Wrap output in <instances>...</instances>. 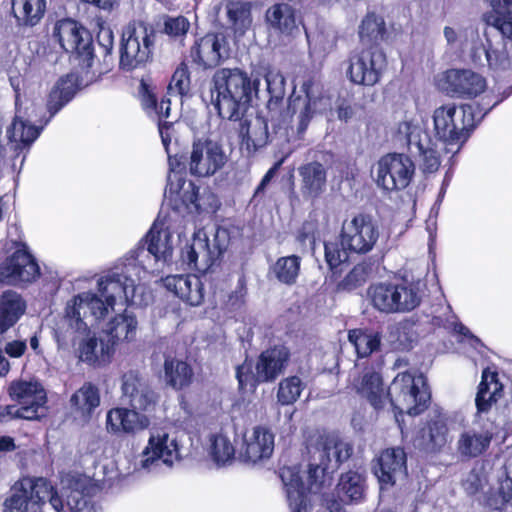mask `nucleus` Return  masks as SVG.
<instances>
[{
    "label": "nucleus",
    "mask_w": 512,
    "mask_h": 512,
    "mask_svg": "<svg viewBox=\"0 0 512 512\" xmlns=\"http://www.w3.org/2000/svg\"><path fill=\"white\" fill-rule=\"evenodd\" d=\"M221 5L225 8L227 27L233 32L235 38L243 37L252 26L250 4L236 0H224Z\"/></svg>",
    "instance_id": "obj_35"
},
{
    "label": "nucleus",
    "mask_w": 512,
    "mask_h": 512,
    "mask_svg": "<svg viewBox=\"0 0 512 512\" xmlns=\"http://www.w3.org/2000/svg\"><path fill=\"white\" fill-rule=\"evenodd\" d=\"M375 182L385 191H399L406 188L415 174L411 158L402 153H388L382 156L374 167Z\"/></svg>",
    "instance_id": "obj_16"
},
{
    "label": "nucleus",
    "mask_w": 512,
    "mask_h": 512,
    "mask_svg": "<svg viewBox=\"0 0 512 512\" xmlns=\"http://www.w3.org/2000/svg\"><path fill=\"white\" fill-rule=\"evenodd\" d=\"M266 89L270 95L267 103L269 120L279 127L296 123L297 132L303 134L310 120L317 113L331 108L329 98L321 95L319 85L312 79L306 80L299 92L294 91L283 109L285 77L276 69H269L264 75Z\"/></svg>",
    "instance_id": "obj_2"
},
{
    "label": "nucleus",
    "mask_w": 512,
    "mask_h": 512,
    "mask_svg": "<svg viewBox=\"0 0 512 512\" xmlns=\"http://www.w3.org/2000/svg\"><path fill=\"white\" fill-rule=\"evenodd\" d=\"M301 190L304 196L316 198L326 187V170L319 162H310L299 168Z\"/></svg>",
    "instance_id": "obj_38"
},
{
    "label": "nucleus",
    "mask_w": 512,
    "mask_h": 512,
    "mask_svg": "<svg viewBox=\"0 0 512 512\" xmlns=\"http://www.w3.org/2000/svg\"><path fill=\"white\" fill-rule=\"evenodd\" d=\"M49 500L56 512H66L61 500L53 494L52 485L44 478L24 479L20 488L5 501V512H42L41 506Z\"/></svg>",
    "instance_id": "obj_13"
},
{
    "label": "nucleus",
    "mask_w": 512,
    "mask_h": 512,
    "mask_svg": "<svg viewBox=\"0 0 512 512\" xmlns=\"http://www.w3.org/2000/svg\"><path fill=\"white\" fill-rule=\"evenodd\" d=\"M25 310L26 302L17 292H3L0 296V335L17 323Z\"/></svg>",
    "instance_id": "obj_36"
},
{
    "label": "nucleus",
    "mask_w": 512,
    "mask_h": 512,
    "mask_svg": "<svg viewBox=\"0 0 512 512\" xmlns=\"http://www.w3.org/2000/svg\"><path fill=\"white\" fill-rule=\"evenodd\" d=\"M45 11V0H12V13L20 25H37L44 17Z\"/></svg>",
    "instance_id": "obj_43"
},
{
    "label": "nucleus",
    "mask_w": 512,
    "mask_h": 512,
    "mask_svg": "<svg viewBox=\"0 0 512 512\" xmlns=\"http://www.w3.org/2000/svg\"><path fill=\"white\" fill-rule=\"evenodd\" d=\"M351 452V446L337 434L320 435L310 450L312 462L308 470V491L317 494L329 488L333 473L350 457Z\"/></svg>",
    "instance_id": "obj_7"
},
{
    "label": "nucleus",
    "mask_w": 512,
    "mask_h": 512,
    "mask_svg": "<svg viewBox=\"0 0 512 512\" xmlns=\"http://www.w3.org/2000/svg\"><path fill=\"white\" fill-rule=\"evenodd\" d=\"M122 273L108 271L97 279V292L83 291L69 299L54 328L57 349L90 366L109 364L120 343L132 342L138 321L128 310L112 317L104 330L107 339L98 337L91 327L102 322L117 306H142L151 299L143 283L124 280Z\"/></svg>",
    "instance_id": "obj_1"
},
{
    "label": "nucleus",
    "mask_w": 512,
    "mask_h": 512,
    "mask_svg": "<svg viewBox=\"0 0 512 512\" xmlns=\"http://www.w3.org/2000/svg\"><path fill=\"white\" fill-rule=\"evenodd\" d=\"M8 396L26 415V420H40L47 413V392L42 383L35 379H15L7 387Z\"/></svg>",
    "instance_id": "obj_17"
},
{
    "label": "nucleus",
    "mask_w": 512,
    "mask_h": 512,
    "mask_svg": "<svg viewBox=\"0 0 512 512\" xmlns=\"http://www.w3.org/2000/svg\"><path fill=\"white\" fill-rule=\"evenodd\" d=\"M162 281L167 290L191 306H199L204 300L203 284L196 275H170Z\"/></svg>",
    "instance_id": "obj_31"
},
{
    "label": "nucleus",
    "mask_w": 512,
    "mask_h": 512,
    "mask_svg": "<svg viewBox=\"0 0 512 512\" xmlns=\"http://www.w3.org/2000/svg\"><path fill=\"white\" fill-rule=\"evenodd\" d=\"M40 273L33 256L25 249L16 250L0 265V282L11 285L34 281Z\"/></svg>",
    "instance_id": "obj_24"
},
{
    "label": "nucleus",
    "mask_w": 512,
    "mask_h": 512,
    "mask_svg": "<svg viewBox=\"0 0 512 512\" xmlns=\"http://www.w3.org/2000/svg\"><path fill=\"white\" fill-rule=\"evenodd\" d=\"M381 334L370 329H353L348 333V340L354 346L358 357H368L381 346Z\"/></svg>",
    "instance_id": "obj_45"
},
{
    "label": "nucleus",
    "mask_w": 512,
    "mask_h": 512,
    "mask_svg": "<svg viewBox=\"0 0 512 512\" xmlns=\"http://www.w3.org/2000/svg\"><path fill=\"white\" fill-rule=\"evenodd\" d=\"M289 359V351L284 346H276L263 351L256 363L255 373L251 372V365L243 363L236 369V378L239 387L255 386L256 383L269 382L277 378L284 370Z\"/></svg>",
    "instance_id": "obj_14"
},
{
    "label": "nucleus",
    "mask_w": 512,
    "mask_h": 512,
    "mask_svg": "<svg viewBox=\"0 0 512 512\" xmlns=\"http://www.w3.org/2000/svg\"><path fill=\"white\" fill-rule=\"evenodd\" d=\"M303 388V382L297 376H291L281 380L277 391L278 402L282 405L295 403L300 397Z\"/></svg>",
    "instance_id": "obj_51"
},
{
    "label": "nucleus",
    "mask_w": 512,
    "mask_h": 512,
    "mask_svg": "<svg viewBox=\"0 0 512 512\" xmlns=\"http://www.w3.org/2000/svg\"><path fill=\"white\" fill-rule=\"evenodd\" d=\"M444 36L449 44H453L459 41L463 49L469 48L470 50L473 45H477L481 37L479 33L473 28L460 31L458 33L455 29L451 27H445Z\"/></svg>",
    "instance_id": "obj_56"
},
{
    "label": "nucleus",
    "mask_w": 512,
    "mask_h": 512,
    "mask_svg": "<svg viewBox=\"0 0 512 512\" xmlns=\"http://www.w3.org/2000/svg\"><path fill=\"white\" fill-rule=\"evenodd\" d=\"M348 62L346 76L352 83L374 86L386 67V56L381 50L370 47L353 52Z\"/></svg>",
    "instance_id": "obj_19"
},
{
    "label": "nucleus",
    "mask_w": 512,
    "mask_h": 512,
    "mask_svg": "<svg viewBox=\"0 0 512 512\" xmlns=\"http://www.w3.org/2000/svg\"><path fill=\"white\" fill-rule=\"evenodd\" d=\"M210 442V454L218 465L226 464L234 458L235 449L227 436L213 435Z\"/></svg>",
    "instance_id": "obj_50"
},
{
    "label": "nucleus",
    "mask_w": 512,
    "mask_h": 512,
    "mask_svg": "<svg viewBox=\"0 0 512 512\" xmlns=\"http://www.w3.org/2000/svg\"><path fill=\"white\" fill-rule=\"evenodd\" d=\"M483 37L485 38V43L482 37H480L477 45H473L471 48V58L473 62L479 65L486 64L496 73L510 69L512 67V61L507 54L505 44L499 42L496 45H492L486 35H483Z\"/></svg>",
    "instance_id": "obj_30"
},
{
    "label": "nucleus",
    "mask_w": 512,
    "mask_h": 512,
    "mask_svg": "<svg viewBox=\"0 0 512 512\" xmlns=\"http://www.w3.org/2000/svg\"><path fill=\"white\" fill-rule=\"evenodd\" d=\"M503 386L498 381L497 373L490 370H484L482 380L476 395L475 403L477 415L488 412L493 404L501 397Z\"/></svg>",
    "instance_id": "obj_37"
},
{
    "label": "nucleus",
    "mask_w": 512,
    "mask_h": 512,
    "mask_svg": "<svg viewBox=\"0 0 512 512\" xmlns=\"http://www.w3.org/2000/svg\"><path fill=\"white\" fill-rule=\"evenodd\" d=\"M457 153L455 148L440 139L432 140L428 134H424L414 147V155L419 157L420 165L424 172H435L441 164L443 153Z\"/></svg>",
    "instance_id": "obj_33"
},
{
    "label": "nucleus",
    "mask_w": 512,
    "mask_h": 512,
    "mask_svg": "<svg viewBox=\"0 0 512 512\" xmlns=\"http://www.w3.org/2000/svg\"><path fill=\"white\" fill-rule=\"evenodd\" d=\"M26 420V415L21 412L19 406L16 405H0V424L7 423L12 420Z\"/></svg>",
    "instance_id": "obj_61"
},
{
    "label": "nucleus",
    "mask_w": 512,
    "mask_h": 512,
    "mask_svg": "<svg viewBox=\"0 0 512 512\" xmlns=\"http://www.w3.org/2000/svg\"><path fill=\"white\" fill-rule=\"evenodd\" d=\"M180 238L178 225L170 219L158 218L146 235L147 249L139 246L129 252L122 265L110 271H118L125 275L124 280L143 283L163 271L172 259L174 248Z\"/></svg>",
    "instance_id": "obj_3"
},
{
    "label": "nucleus",
    "mask_w": 512,
    "mask_h": 512,
    "mask_svg": "<svg viewBox=\"0 0 512 512\" xmlns=\"http://www.w3.org/2000/svg\"><path fill=\"white\" fill-rule=\"evenodd\" d=\"M169 169L168 183L164 193L165 199L177 210L183 206L190 213L200 212L202 204L198 188L184 178V165L177 157L169 156Z\"/></svg>",
    "instance_id": "obj_18"
},
{
    "label": "nucleus",
    "mask_w": 512,
    "mask_h": 512,
    "mask_svg": "<svg viewBox=\"0 0 512 512\" xmlns=\"http://www.w3.org/2000/svg\"><path fill=\"white\" fill-rule=\"evenodd\" d=\"M352 389L365 398L375 409H380L387 403L388 389L385 388L382 375L373 367H365L353 375Z\"/></svg>",
    "instance_id": "obj_27"
},
{
    "label": "nucleus",
    "mask_w": 512,
    "mask_h": 512,
    "mask_svg": "<svg viewBox=\"0 0 512 512\" xmlns=\"http://www.w3.org/2000/svg\"><path fill=\"white\" fill-rule=\"evenodd\" d=\"M366 481L363 474L348 471L341 475L337 489L341 500L347 504H359L365 499Z\"/></svg>",
    "instance_id": "obj_39"
},
{
    "label": "nucleus",
    "mask_w": 512,
    "mask_h": 512,
    "mask_svg": "<svg viewBox=\"0 0 512 512\" xmlns=\"http://www.w3.org/2000/svg\"><path fill=\"white\" fill-rule=\"evenodd\" d=\"M424 134H427V132L413 120H403L399 122L396 128L397 140L407 144L410 152H414L416 143L422 139Z\"/></svg>",
    "instance_id": "obj_52"
},
{
    "label": "nucleus",
    "mask_w": 512,
    "mask_h": 512,
    "mask_svg": "<svg viewBox=\"0 0 512 512\" xmlns=\"http://www.w3.org/2000/svg\"><path fill=\"white\" fill-rule=\"evenodd\" d=\"M496 435L495 423L476 415L471 424L463 426L459 431L455 451L462 460L479 458L489 450Z\"/></svg>",
    "instance_id": "obj_15"
},
{
    "label": "nucleus",
    "mask_w": 512,
    "mask_h": 512,
    "mask_svg": "<svg viewBox=\"0 0 512 512\" xmlns=\"http://www.w3.org/2000/svg\"><path fill=\"white\" fill-rule=\"evenodd\" d=\"M190 89V75L186 64L181 63L172 75L168 85V96L181 98L186 95Z\"/></svg>",
    "instance_id": "obj_55"
},
{
    "label": "nucleus",
    "mask_w": 512,
    "mask_h": 512,
    "mask_svg": "<svg viewBox=\"0 0 512 512\" xmlns=\"http://www.w3.org/2000/svg\"><path fill=\"white\" fill-rule=\"evenodd\" d=\"M367 296L374 309L386 314L410 312L421 302L419 288L408 282L371 285Z\"/></svg>",
    "instance_id": "obj_9"
},
{
    "label": "nucleus",
    "mask_w": 512,
    "mask_h": 512,
    "mask_svg": "<svg viewBox=\"0 0 512 512\" xmlns=\"http://www.w3.org/2000/svg\"><path fill=\"white\" fill-rule=\"evenodd\" d=\"M150 418L132 408L115 407L107 411L105 428L112 435H135L150 426Z\"/></svg>",
    "instance_id": "obj_26"
},
{
    "label": "nucleus",
    "mask_w": 512,
    "mask_h": 512,
    "mask_svg": "<svg viewBox=\"0 0 512 512\" xmlns=\"http://www.w3.org/2000/svg\"><path fill=\"white\" fill-rule=\"evenodd\" d=\"M77 90V78L73 74L61 77L52 88L47 102L50 116L55 115L66 103H68Z\"/></svg>",
    "instance_id": "obj_42"
},
{
    "label": "nucleus",
    "mask_w": 512,
    "mask_h": 512,
    "mask_svg": "<svg viewBox=\"0 0 512 512\" xmlns=\"http://www.w3.org/2000/svg\"><path fill=\"white\" fill-rule=\"evenodd\" d=\"M406 453L403 448L394 447L383 450L374 467L381 489H388L397 481L405 478L407 474Z\"/></svg>",
    "instance_id": "obj_25"
},
{
    "label": "nucleus",
    "mask_w": 512,
    "mask_h": 512,
    "mask_svg": "<svg viewBox=\"0 0 512 512\" xmlns=\"http://www.w3.org/2000/svg\"><path fill=\"white\" fill-rule=\"evenodd\" d=\"M182 460V447L175 435L164 431L150 434L147 444L138 455L135 469L141 472H158L162 466L173 467Z\"/></svg>",
    "instance_id": "obj_12"
},
{
    "label": "nucleus",
    "mask_w": 512,
    "mask_h": 512,
    "mask_svg": "<svg viewBox=\"0 0 512 512\" xmlns=\"http://www.w3.org/2000/svg\"><path fill=\"white\" fill-rule=\"evenodd\" d=\"M27 345L25 341L14 340L5 345V352L13 358L21 357L26 351Z\"/></svg>",
    "instance_id": "obj_64"
},
{
    "label": "nucleus",
    "mask_w": 512,
    "mask_h": 512,
    "mask_svg": "<svg viewBox=\"0 0 512 512\" xmlns=\"http://www.w3.org/2000/svg\"><path fill=\"white\" fill-rule=\"evenodd\" d=\"M499 484L509 493H512V456L508 457L504 463L501 474L499 476Z\"/></svg>",
    "instance_id": "obj_63"
},
{
    "label": "nucleus",
    "mask_w": 512,
    "mask_h": 512,
    "mask_svg": "<svg viewBox=\"0 0 512 512\" xmlns=\"http://www.w3.org/2000/svg\"><path fill=\"white\" fill-rule=\"evenodd\" d=\"M385 34L384 19L375 13H368L359 26V36L363 42H376Z\"/></svg>",
    "instance_id": "obj_48"
},
{
    "label": "nucleus",
    "mask_w": 512,
    "mask_h": 512,
    "mask_svg": "<svg viewBox=\"0 0 512 512\" xmlns=\"http://www.w3.org/2000/svg\"><path fill=\"white\" fill-rule=\"evenodd\" d=\"M291 512H309L310 500L297 467H284L280 473Z\"/></svg>",
    "instance_id": "obj_32"
},
{
    "label": "nucleus",
    "mask_w": 512,
    "mask_h": 512,
    "mask_svg": "<svg viewBox=\"0 0 512 512\" xmlns=\"http://www.w3.org/2000/svg\"><path fill=\"white\" fill-rule=\"evenodd\" d=\"M121 388L123 396L127 398L133 410L148 412L155 408L158 396L137 372L125 373Z\"/></svg>",
    "instance_id": "obj_28"
},
{
    "label": "nucleus",
    "mask_w": 512,
    "mask_h": 512,
    "mask_svg": "<svg viewBox=\"0 0 512 512\" xmlns=\"http://www.w3.org/2000/svg\"><path fill=\"white\" fill-rule=\"evenodd\" d=\"M400 413L417 415L424 411L430 400V391L422 374L409 372L395 376L388 388L387 401Z\"/></svg>",
    "instance_id": "obj_10"
},
{
    "label": "nucleus",
    "mask_w": 512,
    "mask_h": 512,
    "mask_svg": "<svg viewBox=\"0 0 512 512\" xmlns=\"http://www.w3.org/2000/svg\"><path fill=\"white\" fill-rule=\"evenodd\" d=\"M155 44V31L142 20L128 23L121 36L120 67L131 71L145 65L152 56Z\"/></svg>",
    "instance_id": "obj_8"
},
{
    "label": "nucleus",
    "mask_w": 512,
    "mask_h": 512,
    "mask_svg": "<svg viewBox=\"0 0 512 512\" xmlns=\"http://www.w3.org/2000/svg\"><path fill=\"white\" fill-rule=\"evenodd\" d=\"M440 90L451 96L474 98L487 88L486 79L471 70L451 69L439 76Z\"/></svg>",
    "instance_id": "obj_22"
},
{
    "label": "nucleus",
    "mask_w": 512,
    "mask_h": 512,
    "mask_svg": "<svg viewBox=\"0 0 512 512\" xmlns=\"http://www.w3.org/2000/svg\"><path fill=\"white\" fill-rule=\"evenodd\" d=\"M252 82L246 73L238 69H221L212 79L210 102L223 119L239 120L245 114L251 101L253 89L257 91L258 81Z\"/></svg>",
    "instance_id": "obj_5"
},
{
    "label": "nucleus",
    "mask_w": 512,
    "mask_h": 512,
    "mask_svg": "<svg viewBox=\"0 0 512 512\" xmlns=\"http://www.w3.org/2000/svg\"><path fill=\"white\" fill-rule=\"evenodd\" d=\"M266 22L270 30L284 36L292 35L297 28L295 11L285 3L275 4L266 11Z\"/></svg>",
    "instance_id": "obj_40"
},
{
    "label": "nucleus",
    "mask_w": 512,
    "mask_h": 512,
    "mask_svg": "<svg viewBox=\"0 0 512 512\" xmlns=\"http://www.w3.org/2000/svg\"><path fill=\"white\" fill-rule=\"evenodd\" d=\"M71 405L84 418H90L93 411L100 405V394L96 386L85 383L70 399Z\"/></svg>",
    "instance_id": "obj_46"
},
{
    "label": "nucleus",
    "mask_w": 512,
    "mask_h": 512,
    "mask_svg": "<svg viewBox=\"0 0 512 512\" xmlns=\"http://www.w3.org/2000/svg\"><path fill=\"white\" fill-rule=\"evenodd\" d=\"M190 27L189 21L183 17H170L164 23V31L172 37H180L185 35Z\"/></svg>",
    "instance_id": "obj_60"
},
{
    "label": "nucleus",
    "mask_w": 512,
    "mask_h": 512,
    "mask_svg": "<svg viewBox=\"0 0 512 512\" xmlns=\"http://www.w3.org/2000/svg\"><path fill=\"white\" fill-rule=\"evenodd\" d=\"M239 136L241 138V145L248 152H254L267 143V124L260 117L245 120L240 124Z\"/></svg>",
    "instance_id": "obj_41"
},
{
    "label": "nucleus",
    "mask_w": 512,
    "mask_h": 512,
    "mask_svg": "<svg viewBox=\"0 0 512 512\" xmlns=\"http://www.w3.org/2000/svg\"><path fill=\"white\" fill-rule=\"evenodd\" d=\"M51 37L67 53H77L87 58L92 55L90 33L73 19L58 20L53 26Z\"/></svg>",
    "instance_id": "obj_21"
},
{
    "label": "nucleus",
    "mask_w": 512,
    "mask_h": 512,
    "mask_svg": "<svg viewBox=\"0 0 512 512\" xmlns=\"http://www.w3.org/2000/svg\"><path fill=\"white\" fill-rule=\"evenodd\" d=\"M226 39L221 34H206L192 46L190 57L192 61L203 68H213L227 57Z\"/></svg>",
    "instance_id": "obj_29"
},
{
    "label": "nucleus",
    "mask_w": 512,
    "mask_h": 512,
    "mask_svg": "<svg viewBox=\"0 0 512 512\" xmlns=\"http://www.w3.org/2000/svg\"><path fill=\"white\" fill-rule=\"evenodd\" d=\"M380 236L377 223L366 214H356L343 221L340 243L325 244V258L331 269L348 260L349 253L366 254L376 245Z\"/></svg>",
    "instance_id": "obj_6"
},
{
    "label": "nucleus",
    "mask_w": 512,
    "mask_h": 512,
    "mask_svg": "<svg viewBox=\"0 0 512 512\" xmlns=\"http://www.w3.org/2000/svg\"><path fill=\"white\" fill-rule=\"evenodd\" d=\"M336 35L332 31L320 32L309 40L310 49L313 53L326 55L336 46Z\"/></svg>",
    "instance_id": "obj_59"
},
{
    "label": "nucleus",
    "mask_w": 512,
    "mask_h": 512,
    "mask_svg": "<svg viewBox=\"0 0 512 512\" xmlns=\"http://www.w3.org/2000/svg\"><path fill=\"white\" fill-rule=\"evenodd\" d=\"M34 120L32 114L22 112L19 108L18 97L16 98V115L13 122L7 127L6 135L9 141L14 144L16 150L30 146L39 136L40 129L32 125Z\"/></svg>",
    "instance_id": "obj_34"
},
{
    "label": "nucleus",
    "mask_w": 512,
    "mask_h": 512,
    "mask_svg": "<svg viewBox=\"0 0 512 512\" xmlns=\"http://www.w3.org/2000/svg\"><path fill=\"white\" fill-rule=\"evenodd\" d=\"M68 483V487L63 492V495L66 497L65 502L61 497L54 491L52 487V492L56 495L64 505V509L66 512H85L88 509L87 502L82 494V492L78 488V483H75L76 487H72V481L70 479L63 480L62 483Z\"/></svg>",
    "instance_id": "obj_53"
},
{
    "label": "nucleus",
    "mask_w": 512,
    "mask_h": 512,
    "mask_svg": "<svg viewBox=\"0 0 512 512\" xmlns=\"http://www.w3.org/2000/svg\"><path fill=\"white\" fill-rule=\"evenodd\" d=\"M275 436L263 426H255L244 432L239 447V459L247 464H259L268 460L274 451Z\"/></svg>",
    "instance_id": "obj_23"
},
{
    "label": "nucleus",
    "mask_w": 512,
    "mask_h": 512,
    "mask_svg": "<svg viewBox=\"0 0 512 512\" xmlns=\"http://www.w3.org/2000/svg\"><path fill=\"white\" fill-rule=\"evenodd\" d=\"M512 93L504 92L502 96L486 95L484 97L485 104L477 105L476 109L473 105L457 106L448 103L436 108L433 112L434 131L438 139L447 143L459 151L461 144L468 137L471 129L479 123L484 116L496 105L502 102Z\"/></svg>",
    "instance_id": "obj_4"
},
{
    "label": "nucleus",
    "mask_w": 512,
    "mask_h": 512,
    "mask_svg": "<svg viewBox=\"0 0 512 512\" xmlns=\"http://www.w3.org/2000/svg\"><path fill=\"white\" fill-rule=\"evenodd\" d=\"M228 245V233L225 229L197 230L192 241L181 252V258L189 268L206 272L219 258Z\"/></svg>",
    "instance_id": "obj_11"
},
{
    "label": "nucleus",
    "mask_w": 512,
    "mask_h": 512,
    "mask_svg": "<svg viewBox=\"0 0 512 512\" xmlns=\"http://www.w3.org/2000/svg\"><path fill=\"white\" fill-rule=\"evenodd\" d=\"M171 97L172 96L162 99V101L160 102V104L157 106V109H156V113L159 116V124H158L159 133H160V136L162 139V143L167 152H168V145L171 141V138L168 133L169 128H170V123L167 121H164V119H167L170 116Z\"/></svg>",
    "instance_id": "obj_58"
},
{
    "label": "nucleus",
    "mask_w": 512,
    "mask_h": 512,
    "mask_svg": "<svg viewBox=\"0 0 512 512\" xmlns=\"http://www.w3.org/2000/svg\"><path fill=\"white\" fill-rule=\"evenodd\" d=\"M484 478L476 471H471L463 481V488L468 494H476L483 488Z\"/></svg>",
    "instance_id": "obj_62"
},
{
    "label": "nucleus",
    "mask_w": 512,
    "mask_h": 512,
    "mask_svg": "<svg viewBox=\"0 0 512 512\" xmlns=\"http://www.w3.org/2000/svg\"><path fill=\"white\" fill-rule=\"evenodd\" d=\"M227 160L221 144L213 140H197L190 151L189 171L197 177H209L222 169Z\"/></svg>",
    "instance_id": "obj_20"
},
{
    "label": "nucleus",
    "mask_w": 512,
    "mask_h": 512,
    "mask_svg": "<svg viewBox=\"0 0 512 512\" xmlns=\"http://www.w3.org/2000/svg\"><path fill=\"white\" fill-rule=\"evenodd\" d=\"M300 263V257L295 255L281 257L276 261L273 271L280 282L293 284L299 275Z\"/></svg>",
    "instance_id": "obj_49"
},
{
    "label": "nucleus",
    "mask_w": 512,
    "mask_h": 512,
    "mask_svg": "<svg viewBox=\"0 0 512 512\" xmlns=\"http://www.w3.org/2000/svg\"><path fill=\"white\" fill-rule=\"evenodd\" d=\"M491 6L492 12L487 16V23L512 41V0H491Z\"/></svg>",
    "instance_id": "obj_44"
},
{
    "label": "nucleus",
    "mask_w": 512,
    "mask_h": 512,
    "mask_svg": "<svg viewBox=\"0 0 512 512\" xmlns=\"http://www.w3.org/2000/svg\"><path fill=\"white\" fill-rule=\"evenodd\" d=\"M511 498L512 493L506 491L503 485L499 484L496 491L489 489L485 492L481 503L491 510H501Z\"/></svg>",
    "instance_id": "obj_57"
},
{
    "label": "nucleus",
    "mask_w": 512,
    "mask_h": 512,
    "mask_svg": "<svg viewBox=\"0 0 512 512\" xmlns=\"http://www.w3.org/2000/svg\"><path fill=\"white\" fill-rule=\"evenodd\" d=\"M429 440L426 446L430 450H436L442 448L447 442L448 427L446 418L442 415H438L432 420L428 427Z\"/></svg>",
    "instance_id": "obj_54"
},
{
    "label": "nucleus",
    "mask_w": 512,
    "mask_h": 512,
    "mask_svg": "<svg viewBox=\"0 0 512 512\" xmlns=\"http://www.w3.org/2000/svg\"><path fill=\"white\" fill-rule=\"evenodd\" d=\"M164 371L167 383L175 389L187 386L193 376L190 366L186 362L175 358L165 360Z\"/></svg>",
    "instance_id": "obj_47"
}]
</instances>
